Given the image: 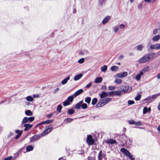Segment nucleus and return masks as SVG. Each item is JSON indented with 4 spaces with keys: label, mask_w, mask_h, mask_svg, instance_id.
Here are the masks:
<instances>
[{
    "label": "nucleus",
    "mask_w": 160,
    "mask_h": 160,
    "mask_svg": "<svg viewBox=\"0 0 160 160\" xmlns=\"http://www.w3.org/2000/svg\"><path fill=\"white\" fill-rule=\"evenodd\" d=\"M15 132L17 134V135H18V136H21L22 132V131H20L19 130H16Z\"/></svg>",
    "instance_id": "c9c22d12"
},
{
    "label": "nucleus",
    "mask_w": 160,
    "mask_h": 160,
    "mask_svg": "<svg viewBox=\"0 0 160 160\" xmlns=\"http://www.w3.org/2000/svg\"><path fill=\"white\" fill-rule=\"evenodd\" d=\"M52 130V128H46V129L41 134V135L42 136H44L45 135L48 134Z\"/></svg>",
    "instance_id": "9b49d317"
},
{
    "label": "nucleus",
    "mask_w": 160,
    "mask_h": 160,
    "mask_svg": "<svg viewBox=\"0 0 160 160\" xmlns=\"http://www.w3.org/2000/svg\"><path fill=\"white\" fill-rule=\"evenodd\" d=\"M110 18H110V16H106L103 20L102 22V23L103 24H106L110 20Z\"/></svg>",
    "instance_id": "2eb2a0df"
},
{
    "label": "nucleus",
    "mask_w": 160,
    "mask_h": 160,
    "mask_svg": "<svg viewBox=\"0 0 160 160\" xmlns=\"http://www.w3.org/2000/svg\"><path fill=\"white\" fill-rule=\"evenodd\" d=\"M33 149V147L31 145L28 146L26 147V150L28 152L32 151Z\"/></svg>",
    "instance_id": "a878e982"
},
{
    "label": "nucleus",
    "mask_w": 160,
    "mask_h": 160,
    "mask_svg": "<svg viewBox=\"0 0 160 160\" xmlns=\"http://www.w3.org/2000/svg\"><path fill=\"white\" fill-rule=\"evenodd\" d=\"M105 142L108 143V144H117V142L115 140L113 139H109L107 140L106 141H105Z\"/></svg>",
    "instance_id": "9d476101"
},
{
    "label": "nucleus",
    "mask_w": 160,
    "mask_h": 160,
    "mask_svg": "<svg viewBox=\"0 0 160 160\" xmlns=\"http://www.w3.org/2000/svg\"><path fill=\"white\" fill-rule=\"evenodd\" d=\"M158 31V29H155L153 31V34L155 35L157 34Z\"/></svg>",
    "instance_id": "de8ad7c7"
},
{
    "label": "nucleus",
    "mask_w": 160,
    "mask_h": 160,
    "mask_svg": "<svg viewBox=\"0 0 160 160\" xmlns=\"http://www.w3.org/2000/svg\"><path fill=\"white\" fill-rule=\"evenodd\" d=\"M111 69L112 71H116L118 70V68L116 66H113L111 67Z\"/></svg>",
    "instance_id": "bb28decb"
},
{
    "label": "nucleus",
    "mask_w": 160,
    "mask_h": 160,
    "mask_svg": "<svg viewBox=\"0 0 160 160\" xmlns=\"http://www.w3.org/2000/svg\"><path fill=\"white\" fill-rule=\"evenodd\" d=\"M74 97V94L72 96H69L67 99L66 100H73Z\"/></svg>",
    "instance_id": "ea45409f"
},
{
    "label": "nucleus",
    "mask_w": 160,
    "mask_h": 160,
    "mask_svg": "<svg viewBox=\"0 0 160 160\" xmlns=\"http://www.w3.org/2000/svg\"><path fill=\"white\" fill-rule=\"evenodd\" d=\"M149 68L147 66L144 67L143 69L140 72H142V73H144L145 72H147L148 71V70Z\"/></svg>",
    "instance_id": "c756f323"
},
{
    "label": "nucleus",
    "mask_w": 160,
    "mask_h": 160,
    "mask_svg": "<svg viewBox=\"0 0 160 160\" xmlns=\"http://www.w3.org/2000/svg\"><path fill=\"white\" fill-rule=\"evenodd\" d=\"M81 108L83 109H86L87 108V105L86 103H82L81 105Z\"/></svg>",
    "instance_id": "4c0bfd02"
},
{
    "label": "nucleus",
    "mask_w": 160,
    "mask_h": 160,
    "mask_svg": "<svg viewBox=\"0 0 160 160\" xmlns=\"http://www.w3.org/2000/svg\"><path fill=\"white\" fill-rule=\"evenodd\" d=\"M125 26L122 24H121V28H125Z\"/></svg>",
    "instance_id": "338daca9"
},
{
    "label": "nucleus",
    "mask_w": 160,
    "mask_h": 160,
    "mask_svg": "<svg viewBox=\"0 0 160 160\" xmlns=\"http://www.w3.org/2000/svg\"><path fill=\"white\" fill-rule=\"evenodd\" d=\"M107 69V67L106 65H104L101 68V70L103 72H105Z\"/></svg>",
    "instance_id": "473e14b6"
},
{
    "label": "nucleus",
    "mask_w": 160,
    "mask_h": 160,
    "mask_svg": "<svg viewBox=\"0 0 160 160\" xmlns=\"http://www.w3.org/2000/svg\"><path fill=\"white\" fill-rule=\"evenodd\" d=\"M151 49H160V44L157 43L154 45H151L150 46Z\"/></svg>",
    "instance_id": "f8f14e48"
},
{
    "label": "nucleus",
    "mask_w": 160,
    "mask_h": 160,
    "mask_svg": "<svg viewBox=\"0 0 160 160\" xmlns=\"http://www.w3.org/2000/svg\"><path fill=\"white\" fill-rule=\"evenodd\" d=\"M142 6V4H140L138 6V8L139 9L141 8Z\"/></svg>",
    "instance_id": "680f3d73"
},
{
    "label": "nucleus",
    "mask_w": 160,
    "mask_h": 160,
    "mask_svg": "<svg viewBox=\"0 0 160 160\" xmlns=\"http://www.w3.org/2000/svg\"><path fill=\"white\" fill-rule=\"evenodd\" d=\"M155 55V53L153 52L146 54L139 59L138 62L140 63H145L151 59Z\"/></svg>",
    "instance_id": "f257e3e1"
},
{
    "label": "nucleus",
    "mask_w": 160,
    "mask_h": 160,
    "mask_svg": "<svg viewBox=\"0 0 160 160\" xmlns=\"http://www.w3.org/2000/svg\"><path fill=\"white\" fill-rule=\"evenodd\" d=\"M12 157L11 156L9 157L5 158L4 160H11L12 159Z\"/></svg>",
    "instance_id": "6e6d98bb"
},
{
    "label": "nucleus",
    "mask_w": 160,
    "mask_h": 160,
    "mask_svg": "<svg viewBox=\"0 0 160 160\" xmlns=\"http://www.w3.org/2000/svg\"><path fill=\"white\" fill-rule=\"evenodd\" d=\"M41 135L37 134L30 138V142H33L39 140L41 138Z\"/></svg>",
    "instance_id": "39448f33"
},
{
    "label": "nucleus",
    "mask_w": 160,
    "mask_h": 160,
    "mask_svg": "<svg viewBox=\"0 0 160 160\" xmlns=\"http://www.w3.org/2000/svg\"><path fill=\"white\" fill-rule=\"evenodd\" d=\"M25 114L27 116H31L32 115V113L30 110H28L25 112Z\"/></svg>",
    "instance_id": "cd10ccee"
},
{
    "label": "nucleus",
    "mask_w": 160,
    "mask_h": 160,
    "mask_svg": "<svg viewBox=\"0 0 160 160\" xmlns=\"http://www.w3.org/2000/svg\"><path fill=\"white\" fill-rule=\"evenodd\" d=\"M128 122L130 124H134L135 123V122L133 120H131L128 121Z\"/></svg>",
    "instance_id": "c03bdc74"
},
{
    "label": "nucleus",
    "mask_w": 160,
    "mask_h": 160,
    "mask_svg": "<svg viewBox=\"0 0 160 160\" xmlns=\"http://www.w3.org/2000/svg\"><path fill=\"white\" fill-rule=\"evenodd\" d=\"M109 101H100L97 105L98 108L102 107L109 102Z\"/></svg>",
    "instance_id": "0eeeda50"
},
{
    "label": "nucleus",
    "mask_w": 160,
    "mask_h": 160,
    "mask_svg": "<svg viewBox=\"0 0 160 160\" xmlns=\"http://www.w3.org/2000/svg\"><path fill=\"white\" fill-rule=\"evenodd\" d=\"M160 39V36L159 35H156L154 36L152 38L153 41H158Z\"/></svg>",
    "instance_id": "b1692460"
},
{
    "label": "nucleus",
    "mask_w": 160,
    "mask_h": 160,
    "mask_svg": "<svg viewBox=\"0 0 160 160\" xmlns=\"http://www.w3.org/2000/svg\"><path fill=\"white\" fill-rule=\"evenodd\" d=\"M132 89V87L128 85H123L122 86V91L124 92H126L130 91Z\"/></svg>",
    "instance_id": "423d86ee"
},
{
    "label": "nucleus",
    "mask_w": 160,
    "mask_h": 160,
    "mask_svg": "<svg viewBox=\"0 0 160 160\" xmlns=\"http://www.w3.org/2000/svg\"><path fill=\"white\" fill-rule=\"evenodd\" d=\"M106 154L102 152V151L101 150L98 154V160H102V158L105 157Z\"/></svg>",
    "instance_id": "1a4fd4ad"
},
{
    "label": "nucleus",
    "mask_w": 160,
    "mask_h": 160,
    "mask_svg": "<svg viewBox=\"0 0 160 160\" xmlns=\"http://www.w3.org/2000/svg\"><path fill=\"white\" fill-rule=\"evenodd\" d=\"M151 109L150 108H148L147 107H145L144 108L143 110V113L144 114H145L147 113L148 112L150 111Z\"/></svg>",
    "instance_id": "aec40b11"
},
{
    "label": "nucleus",
    "mask_w": 160,
    "mask_h": 160,
    "mask_svg": "<svg viewBox=\"0 0 160 160\" xmlns=\"http://www.w3.org/2000/svg\"><path fill=\"white\" fill-rule=\"evenodd\" d=\"M158 108L159 110L160 111V102L159 103L158 107Z\"/></svg>",
    "instance_id": "774afa93"
},
{
    "label": "nucleus",
    "mask_w": 160,
    "mask_h": 160,
    "mask_svg": "<svg viewBox=\"0 0 160 160\" xmlns=\"http://www.w3.org/2000/svg\"><path fill=\"white\" fill-rule=\"evenodd\" d=\"M85 61L84 58H81L79 59L78 61V62L79 63H83Z\"/></svg>",
    "instance_id": "79ce46f5"
},
{
    "label": "nucleus",
    "mask_w": 160,
    "mask_h": 160,
    "mask_svg": "<svg viewBox=\"0 0 160 160\" xmlns=\"http://www.w3.org/2000/svg\"><path fill=\"white\" fill-rule=\"evenodd\" d=\"M119 30V28L117 27H115L114 29V31L115 32H117Z\"/></svg>",
    "instance_id": "052dcab7"
},
{
    "label": "nucleus",
    "mask_w": 160,
    "mask_h": 160,
    "mask_svg": "<svg viewBox=\"0 0 160 160\" xmlns=\"http://www.w3.org/2000/svg\"><path fill=\"white\" fill-rule=\"evenodd\" d=\"M97 102V101H92V105H94Z\"/></svg>",
    "instance_id": "bf43d9fd"
},
{
    "label": "nucleus",
    "mask_w": 160,
    "mask_h": 160,
    "mask_svg": "<svg viewBox=\"0 0 160 160\" xmlns=\"http://www.w3.org/2000/svg\"><path fill=\"white\" fill-rule=\"evenodd\" d=\"M53 115V113H51L50 114H48L47 116V118H48L49 119L51 118Z\"/></svg>",
    "instance_id": "09e8293b"
},
{
    "label": "nucleus",
    "mask_w": 160,
    "mask_h": 160,
    "mask_svg": "<svg viewBox=\"0 0 160 160\" xmlns=\"http://www.w3.org/2000/svg\"><path fill=\"white\" fill-rule=\"evenodd\" d=\"M72 101H65L63 103V105L66 106L70 104V102H72Z\"/></svg>",
    "instance_id": "c85d7f7f"
},
{
    "label": "nucleus",
    "mask_w": 160,
    "mask_h": 160,
    "mask_svg": "<svg viewBox=\"0 0 160 160\" xmlns=\"http://www.w3.org/2000/svg\"><path fill=\"white\" fill-rule=\"evenodd\" d=\"M141 97V95L140 94H138L137 95V96L135 97V100H139Z\"/></svg>",
    "instance_id": "e433bc0d"
},
{
    "label": "nucleus",
    "mask_w": 160,
    "mask_h": 160,
    "mask_svg": "<svg viewBox=\"0 0 160 160\" xmlns=\"http://www.w3.org/2000/svg\"><path fill=\"white\" fill-rule=\"evenodd\" d=\"M83 90L82 89H80L77 91L74 94V97H76L79 94L82 93L83 92Z\"/></svg>",
    "instance_id": "a211bd4d"
},
{
    "label": "nucleus",
    "mask_w": 160,
    "mask_h": 160,
    "mask_svg": "<svg viewBox=\"0 0 160 160\" xmlns=\"http://www.w3.org/2000/svg\"><path fill=\"white\" fill-rule=\"evenodd\" d=\"M142 124V123L140 121H138V122H135V125H137L138 126H140Z\"/></svg>",
    "instance_id": "8fccbe9b"
},
{
    "label": "nucleus",
    "mask_w": 160,
    "mask_h": 160,
    "mask_svg": "<svg viewBox=\"0 0 160 160\" xmlns=\"http://www.w3.org/2000/svg\"><path fill=\"white\" fill-rule=\"evenodd\" d=\"M83 101H81L80 102L77 103L74 106V108L75 109H78L81 107V105Z\"/></svg>",
    "instance_id": "dca6fc26"
},
{
    "label": "nucleus",
    "mask_w": 160,
    "mask_h": 160,
    "mask_svg": "<svg viewBox=\"0 0 160 160\" xmlns=\"http://www.w3.org/2000/svg\"><path fill=\"white\" fill-rule=\"evenodd\" d=\"M115 77L116 78L118 77L119 78H120V73H118V74H117L115 75Z\"/></svg>",
    "instance_id": "e2e57ef3"
},
{
    "label": "nucleus",
    "mask_w": 160,
    "mask_h": 160,
    "mask_svg": "<svg viewBox=\"0 0 160 160\" xmlns=\"http://www.w3.org/2000/svg\"><path fill=\"white\" fill-rule=\"evenodd\" d=\"M53 119H51V120H46L45 121H44L43 122H42L38 124L37 126H36V127H38V126H39V125L42 124H50L52 122H53Z\"/></svg>",
    "instance_id": "ddd939ff"
},
{
    "label": "nucleus",
    "mask_w": 160,
    "mask_h": 160,
    "mask_svg": "<svg viewBox=\"0 0 160 160\" xmlns=\"http://www.w3.org/2000/svg\"><path fill=\"white\" fill-rule=\"evenodd\" d=\"M72 120V118H68L66 119L65 120V122H70Z\"/></svg>",
    "instance_id": "58836bf2"
},
{
    "label": "nucleus",
    "mask_w": 160,
    "mask_h": 160,
    "mask_svg": "<svg viewBox=\"0 0 160 160\" xmlns=\"http://www.w3.org/2000/svg\"><path fill=\"white\" fill-rule=\"evenodd\" d=\"M88 160H95V157H88Z\"/></svg>",
    "instance_id": "603ef678"
},
{
    "label": "nucleus",
    "mask_w": 160,
    "mask_h": 160,
    "mask_svg": "<svg viewBox=\"0 0 160 160\" xmlns=\"http://www.w3.org/2000/svg\"><path fill=\"white\" fill-rule=\"evenodd\" d=\"M59 90V88H56L53 91V93H55Z\"/></svg>",
    "instance_id": "5fc2aeb1"
},
{
    "label": "nucleus",
    "mask_w": 160,
    "mask_h": 160,
    "mask_svg": "<svg viewBox=\"0 0 160 160\" xmlns=\"http://www.w3.org/2000/svg\"><path fill=\"white\" fill-rule=\"evenodd\" d=\"M70 76H68L67 78H64L61 82L62 84L64 85L67 83L68 81L70 79Z\"/></svg>",
    "instance_id": "4be33fe9"
},
{
    "label": "nucleus",
    "mask_w": 160,
    "mask_h": 160,
    "mask_svg": "<svg viewBox=\"0 0 160 160\" xmlns=\"http://www.w3.org/2000/svg\"><path fill=\"white\" fill-rule=\"evenodd\" d=\"M92 84V82H90V83H89V84H87L86 87V88H88L90 87V86Z\"/></svg>",
    "instance_id": "13d9d810"
},
{
    "label": "nucleus",
    "mask_w": 160,
    "mask_h": 160,
    "mask_svg": "<svg viewBox=\"0 0 160 160\" xmlns=\"http://www.w3.org/2000/svg\"><path fill=\"white\" fill-rule=\"evenodd\" d=\"M26 99V100H34L33 97L31 96H28Z\"/></svg>",
    "instance_id": "49530a36"
},
{
    "label": "nucleus",
    "mask_w": 160,
    "mask_h": 160,
    "mask_svg": "<svg viewBox=\"0 0 160 160\" xmlns=\"http://www.w3.org/2000/svg\"><path fill=\"white\" fill-rule=\"evenodd\" d=\"M62 108V106L61 105H59L58 106V107L57 108V111L58 112H60L61 111V110Z\"/></svg>",
    "instance_id": "f704fd0d"
},
{
    "label": "nucleus",
    "mask_w": 160,
    "mask_h": 160,
    "mask_svg": "<svg viewBox=\"0 0 160 160\" xmlns=\"http://www.w3.org/2000/svg\"><path fill=\"white\" fill-rule=\"evenodd\" d=\"M109 96H113L115 95L120 96V91H111L108 93Z\"/></svg>",
    "instance_id": "6e6552de"
},
{
    "label": "nucleus",
    "mask_w": 160,
    "mask_h": 160,
    "mask_svg": "<svg viewBox=\"0 0 160 160\" xmlns=\"http://www.w3.org/2000/svg\"><path fill=\"white\" fill-rule=\"evenodd\" d=\"M158 96V95L154 94L152 96V98L153 99H156L157 97Z\"/></svg>",
    "instance_id": "3c124183"
},
{
    "label": "nucleus",
    "mask_w": 160,
    "mask_h": 160,
    "mask_svg": "<svg viewBox=\"0 0 160 160\" xmlns=\"http://www.w3.org/2000/svg\"><path fill=\"white\" fill-rule=\"evenodd\" d=\"M108 95V93L107 92H103L100 95V97L101 98H104L106 97Z\"/></svg>",
    "instance_id": "5701e85b"
},
{
    "label": "nucleus",
    "mask_w": 160,
    "mask_h": 160,
    "mask_svg": "<svg viewBox=\"0 0 160 160\" xmlns=\"http://www.w3.org/2000/svg\"><path fill=\"white\" fill-rule=\"evenodd\" d=\"M28 121L30 122H31L33 121L34 120V117H30L28 118Z\"/></svg>",
    "instance_id": "a19ab883"
},
{
    "label": "nucleus",
    "mask_w": 160,
    "mask_h": 160,
    "mask_svg": "<svg viewBox=\"0 0 160 160\" xmlns=\"http://www.w3.org/2000/svg\"><path fill=\"white\" fill-rule=\"evenodd\" d=\"M87 142L89 145H92L94 144V140L92 138V135H89L87 136Z\"/></svg>",
    "instance_id": "20e7f679"
},
{
    "label": "nucleus",
    "mask_w": 160,
    "mask_h": 160,
    "mask_svg": "<svg viewBox=\"0 0 160 160\" xmlns=\"http://www.w3.org/2000/svg\"><path fill=\"white\" fill-rule=\"evenodd\" d=\"M82 76V74H79L74 77V79L75 81H77L81 78Z\"/></svg>",
    "instance_id": "6ab92c4d"
},
{
    "label": "nucleus",
    "mask_w": 160,
    "mask_h": 160,
    "mask_svg": "<svg viewBox=\"0 0 160 160\" xmlns=\"http://www.w3.org/2000/svg\"><path fill=\"white\" fill-rule=\"evenodd\" d=\"M106 88V86H102L101 88V89H105Z\"/></svg>",
    "instance_id": "0e129e2a"
},
{
    "label": "nucleus",
    "mask_w": 160,
    "mask_h": 160,
    "mask_svg": "<svg viewBox=\"0 0 160 160\" xmlns=\"http://www.w3.org/2000/svg\"><path fill=\"white\" fill-rule=\"evenodd\" d=\"M33 97L34 98H39V95L38 94H34L33 95Z\"/></svg>",
    "instance_id": "4d7b16f0"
},
{
    "label": "nucleus",
    "mask_w": 160,
    "mask_h": 160,
    "mask_svg": "<svg viewBox=\"0 0 160 160\" xmlns=\"http://www.w3.org/2000/svg\"><path fill=\"white\" fill-rule=\"evenodd\" d=\"M128 104L129 105H132L134 103V101H128Z\"/></svg>",
    "instance_id": "864d4df0"
},
{
    "label": "nucleus",
    "mask_w": 160,
    "mask_h": 160,
    "mask_svg": "<svg viewBox=\"0 0 160 160\" xmlns=\"http://www.w3.org/2000/svg\"><path fill=\"white\" fill-rule=\"evenodd\" d=\"M143 46L141 45H138L137 47V49L138 51H141L142 49Z\"/></svg>",
    "instance_id": "2f4dec72"
},
{
    "label": "nucleus",
    "mask_w": 160,
    "mask_h": 160,
    "mask_svg": "<svg viewBox=\"0 0 160 160\" xmlns=\"http://www.w3.org/2000/svg\"><path fill=\"white\" fill-rule=\"evenodd\" d=\"M121 151L124 154V155L126 156L132 160H133L134 158L132 157V156L131 155L129 152L125 148H122L121 149Z\"/></svg>",
    "instance_id": "7ed1b4c3"
},
{
    "label": "nucleus",
    "mask_w": 160,
    "mask_h": 160,
    "mask_svg": "<svg viewBox=\"0 0 160 160\" xmlns=\"http://www.w3.org/2000/svg\"><path fill=\"white\" fill-rule=\"evenodd\" d=\"M143 73H142V72H140V73L138 74L136 77V79L138 81H139L141 79V76L143 75Z\"/></svg>",
    "instance_id": "f3484780"
},
{
    "label": "nucleus",
    "mask_w": 160,
    "mask_h": 160,
    "mask_svg": "<svg viewBox=\"0 0 160 160\" xmlns=\"http://www.w3.org/2000/svg\"><path fill=\"white\" fill-rule=\"evenodd\" d=\"M108 88L109 90L112 91L114 90L116 88L114 86H109L108 87Z\"/></svg>",
    "instance_id": "37998d69"
},
{
    "label": "nucleus",
    "mask_w": 160,
    "mask_h": 160,
    "mask_svg": "<svg viewBox=\"0 0 160 160\" xmlns=\"http://www.w3.org/2000/svg\"><path fill=\"white\" fill-rule=\"evenodd\" d=\"M157 78L158 79H160V73L158 74L157 76Z\"/></svg>",
    "instance_id": "69168bd1"
},
{
    "label": "nucleus",
    "mask_w": 160,
    "mask_h": 160,
    "mask_svg": "<svg viewBox=\"0 0 160 160\" xmlns=\"http://www.w3.org/2000/svg\"><path fill=\"white\" fill-rule=\"evenodd\" d=\"M128 73L127 72H125L121 73V78H123L127 76Z\"/></svg>",
    "instance_id": "393cba45"
},
{
    "label": "nucleus",
    "mask_w": 160,
    "mask_h": 160,
    "mask_svg": "<svg viewBox=\"0 0 160 160\" xmlns=\"http://www.w3.org/2000/svg\"><path fill=\"white\" fill-rule=\"evenodd\" d=\"M115 82L117 84H120V79H116L115 80Z\"/></svg>",
    "instance_id": "a18cd8bd"
},
{
    "label": "nucleus",
    "mask_w": 160,
    "mask_h": 160,
    "mask_svg": "<svg viewBox=\"0 0 160 160\" xmlns=\"http://www.w3.org/2000/svg\"><path fill=\"white\" fill-rule=\"evenodd\" d=\"M132 142V141L130 139H128L126 136L122 134L121 139V146L128 147L131 145Z\"/></svg>",
    "instance_id": "f03ea898"
},
{
    "label": "nucleus",
    "mask_w": 160,
    "mask_h": 160,
    "mask_svg": "<svg viewBox=\"0 0 160 160\" xmlns=\"http://www.w3.org/2000/svg\"><path fill=\"white\" fill-rule=\"evenodd\" d=\"M75 112V110L72 109H70L68 110V113L69 114H72Z\"/></svg>",
    "instance_id": "72a5a7b5"
},
{
    "label": "nucleus",
    "mask_w": 160,
    "mask_h": 160,
    "mask_svg": "<svg viewBox=\"0 0 160 160\" xmlns=\"http://www.w3.org/2000/svg\"><path fill=\"white\" fill-rule=\"evenodd\" d=\"M32 126V124H25L24 125V127H25L24 128V131H27L30 129Z\"/></svg>",
    "instance_id": "4468645a"
},
{
    "label": "nucleus",
    "mask_w": 160,
    "mask_h": 160,
    "mask_svg": "<svg viewBox=\"0 0 160 160\" xmlns=\"http://www.w3.org/2000/svg\"><path fill=\"white\" fill-rule=\"evenodd\" d=\"M28 122H29V121L28 120V118L27 117H25L23 118L22 121V124L24 123Z\"/></svg>",
    "instance_id": "7c9ffc66"
},
{
    "label": "nucleus",
    "mask_w": 160,
    "mask_h": 160,
    "mask_svg": "<svg viewBox=\"0 0 160 160\" xmlns=\"http://www.w3.org/2000/svg\"><path fill=\"white\" fill-rule=\"evenodd\" d=\"M102 77H99L97 78L95 80V82L96 83H100L102 82Z\"/></svg>",
    "instance_id": "412c9836"
}]
</instances>
